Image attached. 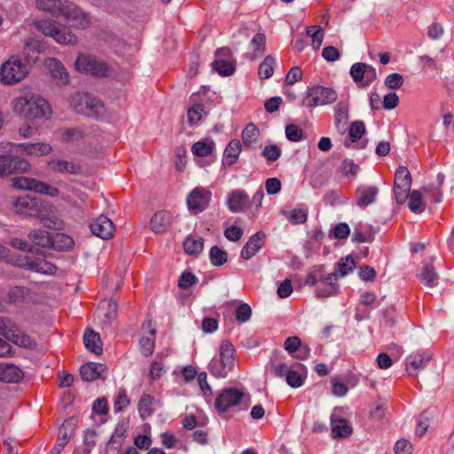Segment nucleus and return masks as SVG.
Masks as SVG:
<instances>
[{
  "label": "nucleus",
  "instance_id": "4be33fe9",
  "mask_svg": "<svg viewBox=\"0 0 454 454\" xmlns=\"http://www.w3.org/2000/svg\"><path fill=\"white\" fill-rule=\"evenodd\" d=\"M379 190L376 186H359L356 191V205L365 208L376 200Z\"/></svg>",
  "mask_w": 454,
  "mask_h": 454
},
{
  "label": "nucleus",
  "instance_id": "423d86ee",
  "mask_svg": "<svg viewBox=\"0 0 454 454\" xmlns=\"http://www.w3.org/2000/svg\"><path fill=\"white\" fill-rule=\"evenodd\" d=\"M71 105L76 113L93 118L98 117L104 108L98 98L90 94L80 92L72 96Z\"/></svg>",
  "mask_w": 454,
  "mask_h": 454
},
{
  "label": "nucleus",
  "instance_id": "864d4df0",
  "mask_svg": "<svg viewBox=\"0 0 454 454\" xmlns=\"http://www.w3.org/2000/svg\"><path fill=\"white\" fill-rule=\"evenodd\" d=\"M355 268V262L351 256L341 258L338 262L337 273L339 277L346 276L349 271Z\"/></svg>",
  "mask_w": 454,
  "mask_h": 454
},
{
  "label": "nucleus",
  "instance_id": "49530a36",
  "mask_svg": "<svg viewBox=\"0 0 454 454\" xmlns=\"http://www.w3.org/2000/svg\"><path fill=\"white\" fill-rule=\"evenodd\" d=\"M395 184H401L407 188L411 185V176L406 167H399L395 174Z\"/></svg>",
  "mask_w": 454,
  "mask_h": 454
},
{
  "label": "nucleus",
  "instance_id": "ea45409f",
  "mask_svg": "<svg viewBox=\"0 0 454 454\" xmlns=\"http://www.w3.org/2000/svg\"><path fill=\"white\" fill-rule=\"evenodd\" d=\"M275 58L272 55L265 57L258 67V74L262 80L269 79L274 72Z\"/></svg>",
  "mask_w": 454,
  "mask_h": 454
},
{
  "label": "nucleus",
  "instance_id": "c756f323",
  "mask_svg": "<svg viewBox=\"0 0 454 454\" xmlns=\"http://www.w3.org/2000/svg\"><path fill=\"white\" fill-rule=\"evenodd\" d=\"M18 146L27 154L33 156L46 155L51 151V146L47 143H23Z\"/></svg>",
  "mask_w": 454,
  "mask_h": 454
},
{
  "label": "nucleus",
  "instance_id": "8fccbe9b",
  "mask_svg": "<svg viewBox=\"0 0 454 454\" xmlns=\"http://www.w3.org/2000/svg\"><path fill=\"white\" fill-rule=\"evenodd\" d=\"M409 197V208L414 213H421L424 210L421 193L419 191H412Z\"/></svg>",
  "mask_w": 454,
  "mask_h": 454
},
{
  "label": "nucleus",
  "instance_id": "052dcab7",
  "mask_svg": "<svg viewBox=\"0 0 454 454\" xmlns=\"http://www.w3.org/2000/svg\"><path fill=\"white\" fill-rule=\"evenodd\" d=\"M403 83V78L401 74L397 73L388 74L385 80V85L391 90H396L401 88Z\"/></svg>",
  "mask_w": 454,
  "mask_h": 454
},
{
  "label": "nucleus",
  "instance_id": "3c124183",
  "mask_svg": "<svg viewBox=\"0 0 454 454\" xmlns=\"http://www.w3.org/2000/svg\"><path fill=\"white\" fill-rule=\"evenodd\" d=\"M365 63L357 62L352 65L350 68V75L355 82L359 85L363 83L364 78Z\"/></svg>",
  "mask_w": 454,
  "mask_h": 454
},
{
  "label": "nucleus",
  "instance_id": "f257e3e1",
  "mask_svg": "<svg viewBox=\"0 0 454 454\" xmlns=\"http://www.w3.org/2000/svg\"><path fill=\"white\" fill-rule=\"evenodd\" d=\"M16 213L40 219L43 226L59 229L61 223L53 214V207L42 199L30 196L18 197L12 201Z\"/></svg>",
  "mask_w": 454,
  "mask_h": 454
},
{
  "label": "nucleus",
  "instance_id": "9d476101",
  "mask_svg": "<svg viewBox=\"0 0 454 454\" xmlns=\"http://www.w3.org/2000/svg\"><path fill=\"white\" fill-rule=\"evenodd\" d=\"M337 92L332 88L315 86L309 90L307 97L302 99L301 105L314 108L317 106L331 104L337 99Z\"/></svg>",
  "mask_w": 454,
  "mask_h": 454
},
{
  "label": "nucleus",
  "instance_id": "a19ab883",
  "mask_svg": "<svg viewBox=\"0 0 454 454\" xmlns=\"http://www.w3.org/2000/svg\"><path fill=\"white\" fill-rule=\"evenodd\" d=\"M184 249L188 254H199L203 249V239L187 237L184 242Z\"/></svg>",
  "mask_w": 454,
  "mask_h": 454
},
{
  "label": "nucleus",
  "instance_id": "69168bd1",
  "mask_svg": "<svg viewBox=\"0 0 454 454\" xmlns=\"http://www.w3.org/2000/svg\"><path fill=\"white\" fill-rule=\"evenodd\" d=\"M96 432L94 430H87L83 435L84 448L82 454H90L91 448L95 445Z\"/></svg>",
  "mask_w": 454,
  "mask_h": 454
},
{
  "label": "nucleus",
  "instance_id": "79ce46f5",
  "mask_svg": "<svg viewBox=\"0 0 454 454\" xmlns=\"http://www.w3.org/2000/svg\"><path fill=\"white\" fill-rule=\"evenodd\" d=\"M420 281L427 286H435L438 284V275L432 265H426L420 274Z\"/></svg>",
  "mask_w": 454,
  "mask_h": 454
},
{
  "label": "nucleus",
  "instance_id": "e2e57ef3",
  "mask_svg": "<svg viewBox=\"0 0 454 454\" xmlns=\"http://www.w3.org/2000/svg\"><path fill=\"white\" fill-rule=\"evenodd\" d=\"M74 424L72 419H66L59 429V436L69 440L74 431Z\"/></svg>",
  "mask_w": 454,
  "mask_h": 454
},
{
  "label": "nucleus",
  "instance_id": "1a4fd4ad",
  "mask_svg": "<svg viewBox=\"0 0 454 454\" xmlns=\"http://www.w3.org/2000/svg\"><path fill=\"white\" fill-rule=\"evenodd\" d=\"M59 15H62L70 26L75 28L85 29L91 23L90 14L69 0L64 2Z\"/></svg>",
  "mask_w": 454,
  "mask_h": 454
},
{
  "label": "nucleus",
  "instance_id": "2f4dec72",
  "mask_svg": "<svg viewBox=\"0 0 454 454\" xmlns=\"http://www.w3.org/2000/svg\"><path fill=\"white\" fill-rule=\"evenodd\" d=\"M127 426L124 423H120L116 426L114 434L107 442V448H112L118 450L127 436Z\"/></svg>",
  "mask_w": 454,
  "mask_h": 454
},
{
  "label": "nucleus",
  "instance_id": "4d7b16f0",
  "mask_svg": "<svg viewBox=\"0 0 454 454\" xmlns=\"http://www.w3.org/2000/svg\"><path fill=\"white\" fill-rule=\"evenodd\" d=\"M129 403L130 401L126 394L125 389H120L114 399V411H121L124 408L129 405Z\"/></svg>",
  "mask_w": 454,
  "mask_h": 454
},
{
  "label": "nucleus",
  "instance_id": "7c9ffc66",
  "mask_svg": "<svg viewBox=\"0 0 454 454\" xmlns=\"http://www.w3.org/2000/svg\"><path fill=\"white\" fill-rule=\"evenodd\" d=\"M28 239L32 242V245H36L42 247H51L52 234L43 230H35L30 231Z\"/></svg>",
  "mask_w": 454,
  "mask_h": 454
},
{
  "label": "nucleus",
  "instance_id": "dca6fc26",
  "mask_svg": "<svg viewBox=\"0 0 454 454\" xmlns=\"http://www.w3.org/2000/svg\"><path fill=\"white\" fill-rule=\"evenodd\" d=\"M90 228L95 236L103 239L112 238L114 230L113 222L105 215H99L93 219Z\"/></svg>",
  "mask_w": 454,
  "mask_h": 454
},
{
  "label": "nucleus",
  "instance_id": "5fc2aeb1",
  "mask_svg": "<svg viewBox=\"0 0 454 454\" xmlns=\"http://www.w3.org/2000/svg\"><path fill=\"white\" fill-rule=\"evenodd\" d=\"M373 239L374 234L370 230L363 231L360 228H356L352 235V240L357 243L372 242Z\"/></svg>",
  "mask_w": 454,
  "mask_h": 454
},
{
  "label": "nucleus",
  "instance_id": "f8f14e48",
  "mask_svg": "<svg viewBox=\"0 0 454 454\" xmlns=\"http://www.w3.org/2000/svg\"><path fill=\"white\" fill-rule=\"evenodd\" d=\"M29 162L20 157L12 155H0V176L12 174L27 172L29 169Z\"/></svg>",
  "mask_w": 454,
  "mask_h": 454
},
{
  "label": "nucleus",
  "instance_id": "a18cd8bd",
  "mask_svg": "<svg viewBox=\"0 0 454 454\" xmlns=\"http://www.w3.org/2000/svg\"><path fill=\"white\" fill-rule=\"evenodd\" d=\"M206 114L205 107L201 104H195L188 109L187 118L190 124H198Z\"/></svg>",
  "mask_w": 454,
  "mask_h": 454
},
{
  "label": "nucleus",
  "instance_id": "6e6d98bb",
  "mask_svg": "<svg viewBox=\"0 0 454 454\" xmlns=\"http://www.w3.org/2000/svg\"><path fill=\"white\" fill-rule=\"evenodd\" d=\"M358 165L355 164L353 160H344L340 166V171L347 177H354L358 172Z\"/></svg>",
  "mask_w": 454,
  "mask_h": 454
},
{
  "label": "nucleus",
  "instance_id": "ddd939ff",
  "mask_svg": "<svg viewBox=\"0 0 454 454\" xmlns=\"http://www.w3.org/2000/svg\"><path fill=\"white\" fill-rule=\"evenodd\" d=\"M211 199V192L206 188L196 187L187 197V205L190 210L197 214L207 208Z\"/></svg>",
  "mask_w": 454,
  "mask_h": 454
},
{
  "label": "nucleus",
  "instance_id": "bb28decb",
  "mask_svg": "<svg viewBox=\"0 0 454 454\" xmlns=\"http://www.w3.org/2000/svg\"><path fill=\"white\" fill-rule=\"evenodd\" d=\"M48 167L54 172L63 174H78L81 170V167L72 161L65 160H52L48 161Z\"/></svg>",
  "mask_w": 454,
  "mask_h": 454
},
{
  "label": "nucleus",
  "instance_id": "6ab92c4d",
  "mask_svg": "<svg viewBox=\"0 0 454 454\" xmlns=\"http://www.w3.org/2000/svg\"><path fill=\"white\" fill-rule=\"evenodd\" d=\"M349 105L346 100H340L334 107V126L337 132L340 135L345 134L347 122L348 120Z\"/></svg>",
  "mask_w": 454,
  "mask_h": 454
},
{
  "label": "nucleus",
  "instance_id": "c9c22d12",
  "mask_svg": "<svg viewBox=\"0 0 454 454\" xmlns=\"http://www.w3.org/2000/svg\"><path fill=\"white\" fill-rule=\"evenodd\" d=\"M83 342L85 347L94 354L100 355L102 353V347L98 345V342H100L99 335L94 331L90 329L86 330Z\"/></svg>",
  "mask_w": 454,
  "mask_h": 454
},
{
  "label": "nucleus",
  "instance_id": "338daca9",
  "mask_svg": "<svg viewBox=\"0 0 454 454\" xmlns=\"http://www.w3.org/2000/svg\"><path fill=\"white\" fill-rule=\"evenodd\" d=\"M301 340L297 336L288 337L284 342L285 349L290 354L293 355L296 352L299 348H301Z\"/></svg>",
  "mask_w": 454,
  "mask_h": 454
},
{
  "label": "nucleus",
  "instance_id": "a878e982",
  "mask_svg": "<svg viewBox=\"0 0 454 454\" xmlns=\"http://www.w3.org/2000/svg\"><path fill=\"white\" fill-rule=\"evenodd\" d=\"M106 370L102 364L88 363L81 366L80 373L83 380L91 381L100 378Z\"/></svg>",
  "mask_w": 454,
  "mask_h": 454
},
{
  "label": "nucleus",
  "instance_id": "f704fd0d",
  "mask_svg": "<svg viewBox=\"0 0 454 454\" xmlns=\"http://www.w3.org/2000/svg\"><path fill=\"white\" fill-rule=\"evenodd\" d=\"M51 247L54 250H68L73 247L74 240L73 239L64 233L57 232L52 233V240H51Z\"/></svg>",
  "mask_w": 454,
  "mask_h": 454
},
{
  "label": "nucleus",
  "instance_id": "5701e85b",
  "mask_svg": "<svg viewBox=\"0 0 454 454\" xmlns=\"http://www.w3.org/2000/svg\"><path fill=\"white\" fill-rule=\"evenodd\" d=\"M24 377L23 372L15 364L0 363V381L15 383Z\"/></svg>",
  "mask_w": 454,
  "mask_h": 454
},
{
  "label": "nucleus",
  "instance_id": "f03ea898",
  "mask_svg": "<svg viewBox=\"0 0 454 454\" xmlns=\"http://www.w3.org/2000/svg\"><path fill=\"white\" fill-rule=\"evenodd\" d=\"M13 108L17 114L28 120L49 118L51 114L48 101L31 92H26L15 98Z\"/></svg>",
  "mask_w": 454,
  "mask_h": 454
},
{
  "label": "nucleus",
  "instance_id": "9b49d317",
  "mask_svg": "<svg viewBox=\"0 0 454 454\" xmlns=\"http://www.w3.org/2000/svg\"><path fill=\"white\" fill-rule=\"evenodd\" d=\"M12 185L16 189L28 190L51 197L59 195V189L35 178L27 176H17L12 179Z\"/></svg>",
  "mask_w": 454,
  "mask_h": 454
},
{
  "label": "nucleus",
  "instance_id": "aec40b11",
  "mask_svg": "<svg viewBox=\"0 0 454 454\" xmlns=\"http://www.w3.org/2000/svg\"><path fill=\"white\" fill-rule=\"evenodd\" d=\"M150 224L153 232L164 233L172 224V215L166 210L157 211L151 218Z\"/></svg>",
  "mask_w": 454,
  "mask_h": 454
},
{
  "label": "nucleus",
  "instance_id": "4c0bfd02",
  "mask_svg": "<svg viewBox=\"0 0 454 454\" xmlns=\"http://www.w3.org/2000/svg\"><path fill=\"white\" fill-rule=\"evenodd\" d=\"M67 0H36V5L39 9L47 11L52 15L59 16L64 2Z\"/></svg>",
  "mask_w": 454,
  "mask_h": 454
},
{
  "label": "nucleus",
  "instance_id": "412c9836",
  "mask_svg": "<svg viewBox=\"0 0 454 454\" xmlns=\"http://www.w3.org/2000/svg\"><path fill=\"white\" fill-rule=\"evenodd\" d=\"M432 356L428 353H413L406 359V371L409 375L415 376L418 370L426 367L427 364L431 360Z\"/></svg>",
  "mask_w": 454,
  "mask_h": 454
},
{
  "label": "nucleus",
  "instance_id": "473e14b6",
  "mask_svg": "<svg viewBox=\"0 0 454 454\" xmlns=\"http://www.w3.org/2000/svg\"><path fill=\"white\" fill-rule=\"evenodd\" d=\"M251 44L253 46V52L248 54L247 58L250 60H255L262 57L266 49V37L263 33H257L252 39Z\"/></svg>",
  "mask_w": 454,
  "mask_h": 454
},
{
  "label": "nucleus",
  "instance_id": "e433bc0d",
  "mask_svg": "<svg viewBox=\"0 0 454 454\" xmlns=\"http://www.w3.org/2000/svg\"><path fill=\"white\" fill-rule=\"evenodd\" d=\"M365 133V126L362 121H353L348 129V137L349 141L344 142L345 147H349L351 143L356 142L359 140L362 136Z\"/></svg>",
  "mask_w": 454,
  "mask_h": 454
},
{
  "label": "nucleus",
  "instance_id": "c85d7f7f",
  "mask_svg": "<svg viewBox=\"0 0 454 454\" xmlns=\"http://www.w3.org/2000/svg\"><path fill=\"white\" fill-rule=\"evenodd\" d=\"M158 403L157 400L149 394H144L137 404L138 412L143 419L151 417L154 412V406Z\"/></svg>",
  "mask_w": 454,
  "mask_h": 454
},
{
  "label": "nucleus",
  "instance_id": "13d9d810",
  "mask_svg": "<svg viewBox=\"0 0 454 454\" xmlns=\"http://www.w3.org/2000/svg\"><path fill=\"white\" fill-rule=\"evenodd\" d=\"M286 136L289 141L298 142L302 139L303 131L294 124H289L286 127Z\"/></svg>",
  "mask_w": 454,
  "mask_h": 454
},
{
  "label": "nucleus",
  "instance_id": "680f3d73",
  "mask_svg": "<svg viewBox=\"0 0 454 454\" xmlns=\"http://www.w3.org/2000/svg\"><path fill=\"white\" fill-rule=\"evenodd\" d=\"M410 190L411 186L404 188L401 184H394L395 198L398 204H403L406 201L408 196L410 195Z\"/></svg>",
  "mask_w": 454,
  "mask_h": 454
},
{
  "label": "nucleus",
  "instance_id": "39448f33",
  "mask_svg": "<svg viewBox=\"0 0 454 454\" xmlns=\"http://www.w3.org/2000/svg\"><path fill=\"white\" fill-rule=\"evenodd\" d=\"M0 335L19 347L35 349L37 346L31 336L22 332L15 322L7 317H0Z\"/></svg>",
  "mask_w": 454,
  "mask_h": 454
},
{
  "label": "nucleus",
  "instance_id": "de8ad7c7",
  "mask_svg": "<svg viewBox=\"0 0 454 454\" xmlns=\"http://www.w3.org/2000/svg\"><path fill=\"white\" fill-rule=\"evenodd\" d=\"M214 69L223 76H228L235 71L234 65L227 59H215L213 62Z\"/></svg>",
  "mask_w": 454,
  "mask_h": 454
},
{
  "label": "nucleus",
  "instance_id": "bf43d9fd",
  "mask_svg": "<svg viewBox=\"0 0 454 454\" xmlns=\"http://www.w3.org/2000/svg\"><path fill=\"white\" fill-rule=\"evenodd\" d=\"M83 131L79 128L67 129L62 133V140L67 142L78 141L83 137Z\"/></svg>",
  "mask_w": 454,
  "mask_h": 454
},
{
  "label": "nucleus",
  "instance_id": "f3484780",
  "mask_svg": "<svg viewBox=\"0 0 454 454\" xmlns=\"http://www.w3.org/2000/svg\"><path fill=\"white\" fill-rule=\"evenodd\" d=\"M227 206L230 211L244 212L250 207V200L243 190H234L228 195Z\"/></svg>",
  "mask_w": 454,
  "mask_h": 454
},
{
  "label": "nucleus",
  "instance_id": "4468645a",
  "mask_svg": "<svg viewBox=\"0 0 454 454\" xmlns=\"http://www.w3.org/2000/svg\"><path fill=\"white\" fill-rule=\"evenodd\" d=\"M244 393L237 388H225L215 400V406L219 412H224L239 403Z\"/></svg>",
  "mask_w": 454,
  "mask_h": 454
},
{
  "label": "nucleus",
  "instance_id": "393cba45",
  "mask_svg": "<svg viewBox=\"0 0 454 454\" xmlns=\"http://www.w3.org/2000/svg\"><path fill=\"white\" fill-rule=\"evenodd\" d=\"M147 333H143L140 339L141 352L148 356L153 354L155 346L156 329L151 321L147 323Z\"/></svg>",
  "mask_w": 454,
  "mask_h": 454
},
{
  "label": "nucleus",
  "instance_id": "09e8293b",
  "mask_svg": "<svg viewBox=\"0 0 454 454\" xmlns=\"http://www.w3.org/2000/svg\"><path fill=\"white\" fill-rule=\"evenodd\" d=\"M308 36L312 38V47L318 49L323 42L324 31L319 26H310L306 28Z\"/></svg>",
  "mask_w": 454,
  "mask_h": 454
},
{
  "label": "nucleus",
  "instance_id": "72a5a7b5",
  "mask_svg": "<svg viewBox=\"0 0 454 454\" xmlns=\"http://www.w3.org/2000/svg\"><path fill=\"white\" fill-rule=\"evenodd\" d=\"M294 368L305 371V366L302 364H295L294 367H292L289 371L286 378V381L291 387H299L303 384L305 376H303L298 370H295Z\"/></svg>",
  "mask_w": 454,
  "mask_h": 454
},
{
  "label": "nucleus",
  "instance_id": "7ed1b4c3",
  "mask_svg": "<svg viewBox=\"0 0 454 454\" xmlns=\"http://www.w3.org/2000/svg\"><path fill=\"white\" fill-rule=\"evenodd\" d=\"M35 28L45 36L51 37L59 44L74 45L77 36L67 26L57 23L52 20H39L34 21Z\"/></svg>",
  "mask_w": 454,
  "mask_h": 454
},
{
  "label": "nucleus",
  "instance_id": "cd10ccee",
  "mask_svg": "<svg viewBox=\"0 0 454 454\" xmlns=\"http://www.w3.org/2000/svg\"><path fill=\"white\" fill-rule=\"evenodd\" d=\"M241 147L239 140H231L223 153V165L231 167L236 163L241 152Z\"/></svg>",
  "mask_w": 454,
  "mask_h": 454
},
{
  "label": "nucleus",
  "instance_id": "c03bdc74",
  "mask_svg": "<svg viewBox=\"0 0 454 454\" xmlns=\"http://www.w3.org/2000/svg\"><path fill=\"white\" fill-rule=\"evenodd\" d=\"M259 137V129L254 123H249L242 131V142L250 146Z\"/></svg>",
  "mask_w": 454,
  "mask_h": 454
},
{
  "label": "nucleus",
  "instance_id": "58836bf2",
  "mask_svg": "<svg viewBox=\"0 0 454 454\" xmlns=\"http://www.w3.org/2000/svg\"><path fill=\"white\" fill-rule=\"evenodd\" d=\"M215 143L213 140L198 141L192 146V153L198 157H206L213 153Z\"/></svg>",
  "mask_w": 454,
  "mask_h": 454
},
{
  "label": "nucleus",
  "instance_id": "0e129e2a",
  "mask_svg": "<svg viewBox=\"0 0 454 454\" xmlns=\"http://www.w3.org/2000/svg\"><path fill=\"white\" fill-rule=\"evenodd\" d=\"M252 309L247 303H242L236 309V318L241 323H245L251 317Z\"/></svg>",
  "mask_w": 454,
  "mask_h": 454
},
{
  "label": "nucleus",
  "instance_id": "20e7f679",
  "mask_svg": "<svg viewBox=\"0 0 454 454\" xmlns=\"http://www.w3.org/2000/svg\"><path fill=\"white\" fill-rule=\"evenodd\" d=\"M235 353L233 344L229 340H223L220 347L219 356L214 357L208 365V370L216 378H225L234 368Z\"/></svg>",
  "mask_w": 454,
  "mask_h": 454
},
{
  "label": "nucleus",
  "instance_id": "6e6552de",
  "mask_svg": "<svg viewBox=\"0 0 454 454\" xmlns=\"http://www.w3.org/2000/svg\"><path fill=\"white\" fill-rule=\"evenodd\" d=\"M74 65L77 71L92 76L105 77L109 74L108 65L91 55L79 54Z\"/></svg>",
  "mask_w": 454,
  "mask_h": 454
},
{
  "label": "nucleus",
  "instance_id": "0eeeda50",
  "mask_svg": "<svg viewBox=\"0 0 454 454\" xmlns=\"http://www.w3.org/2000/svg\"><path fill=\"white\" fill-rule=\"evenodd\" d=\"M28 69L20 59L11 58L0 68V81L6 85H12L26 77Z\"/></svg>",
  "mask_w": 454,
  "mask_h": 454
},
{
  "label": "nucleus",
  "instance_id": "a211bd4d",
  "mask_svg": "<svg viewBox=\"0 0 454 454\" xmlns=\"http://www.w3.org/2000/svg\"><path fill=\"white\" fill-rule=\"evenodd\" d=\"M266 235L263 231H257L243 247L240 256L244 260H249L264 246Z\"/></svg>",
  "mask_w": 454,
  "mask_h": 454
},
{
  "label": "nucleus",
  "instance_id": "603ef678",
  "mask_svg": "<svg viewBox=\"0 0 454 454\" xmlns=\"http://www.w3.org/2000/svg\"><path fill=\"white\" fill-rule=\"evenodd\" d=\"M281 153L282 151L278 145H269L263 148L262 154L269 162H273L279 159Z\"/></svg>",
  "mask_w": 454,
  "mask_h": 454
},
{
  "label": "nucleus",
  "instance_id": "37998d69",
  "mask_svg": "<svg viewBox=\"0 0 454 454\" xmlns=\"http://www.w3.org/2000/svg\"><path fill=\"white\" fill-rule=\"evenodd\" d=\"M209 258L214 266H222L227 262L228 254L217 246H214L209 251Z\"/></svg>",
  "mask_w": 454,
  "mask_h": 454
},
{
  "label": "nucleus",
  "instance_id": "774afa93",
  "mask_svg": "<svg viewBox=\"0 0 454 454\" xmlns=\"http://www.w3.org/2000/svg\"><path fill=\"white\" fill-rule=\"evenodd\" d=\"M395 451L396 454H411L412 444L406 439H401L396 442Z\"/></svg>",
  "mask_w": 454,
  "mask_h": 454
},
{
  "label": "nucleus",
  "instance_id": "2eb2a0df",
  "mask_svg": "<svg viewBox=\"0 0 454 454\" xmlns=\"http://www.w3.org/2000/svg\"><path fill=\"white\" fill-rule=\"evenodd\" d=\"M45 66L50 71L52 81L58 85H66L69 82V74L65 66L55 58H48Z\"/></svg>",
  "mask_w": 454,
  "mask_h": 454
},
{
  "label": "nucleus",
  "instance_id": "b1692460",
  "mask_svg": "<svg viewBox=\"0 0 454 454\" xmlns=\"http://www.w3.org/2000/svg\"><path fill=\"white\" fill-rule=\"evenodd\" d=\"M331 426L333 438H348L352 434V427L348 421L335 414L331 416Z\"/></svg>",
  "mask_w": 454,
  "mask_h": 454
}]
</instances>
